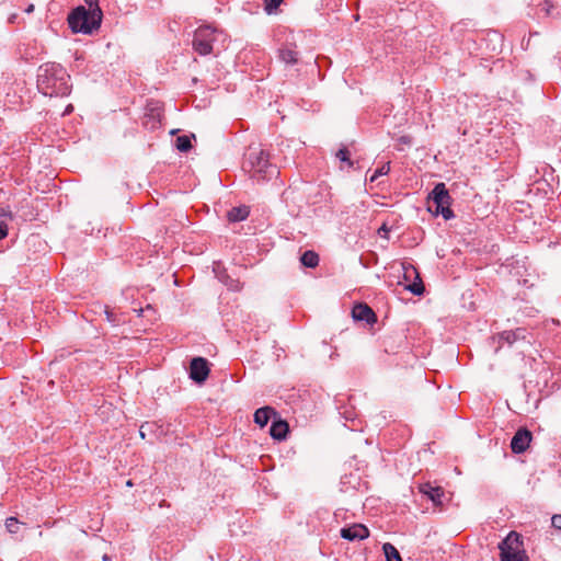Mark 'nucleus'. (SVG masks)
Segmentation results:
<instances>
[{"mask_svg": "<svg viewBox=\"0 0 561 561\" xmlns=\"http://www.w3.org/2000/svg\"><path fill=\"white\" fill-rule=\"evenodd\" d=\"M69 75L55 62L42 65L37 71V89L44 95L65 96L70 93Z\"/></svg>", "mask_w": 561, "mask_h": 561, "instance_id": "f257e3e1", "label": "nucleus"}, {"mask_svg": "<svg viewBox=\"0 0 561 561\" xmlns=\"http://www.w3.org/2000/svg\"><path fill=\"white\" fill-rule=\"evenodd\" d=\"M88 8L79 5L68 16L69 27L73 33L92 34L101 26L102 10L99 0H84Z\"/></svg>", "mask_w": 561, "mask_h": 561, "instance_id": "f03ea898", "label": "nucleus"}, {"mask_svg": "<svg viewBox=\"0 0 561 561\" xmlns=\"http://www.w3.org/2000/svg\"><path fill=\"white\" fill-rule=\"evenodd\" d=\"M243 169L257 182L271 180L278 175L276 165L270 162V154L256 147H250L243 163Z\"/></svg>", "mask_w": 561, "mask_h": 561, "instance_id": "7ed1b4c3", "label": "nucleus"}, {"mask_svg": "<svg viewBox=\"0 0 561 561\" xmlns=\"http://www.w3.org/2000/svg\"><path fill=\"white\" fill-rule=\"evenodd\" d=\"M499 549L501 551V561H529L522 537L516 531H511L499 543Z\"/></svg>", "mask_w": 561, "mask_h": 561, "instance_id": "20e7f679", "label": "nucleus"}, {"mask_svg": "<svg viewBox=\"0 0 561 561\" xmlns=\"http://www.w3.org/2000/svg\"><path fill=\"white\" fill-rule=\"evenodd\" d=\"M451 197L444 183H437L428 195V210L435 215H442L444 219L449 220L454 218V213L450 209Z\"/></svg>", "mask_w": 561, "mask_h": 561, "instance_id": "39448f33", "label": "nucleus"}, {"mask_svg": "<svg viewBox=\"0 0 561 561\" xmlns=\"http://www.w3.org/2000/svg\"><path fill=\"white\" fill-rule=\"evenodd\" d=\"M218 31L209 25L199 26L194 32L193 48L202 56L209 55L213 51V43L217 38Z\"/></svg>", "mask_w": 561, "mask_h": 561, "instance_id": "423d86ee", "label": "nucleus"}, {"mask_svg": "<svg viewBox=\"0 0 561 561\" xmlns=\"http://www.w3.org/2000/svg\"><path fill=\"white\" fill-rule=\"evenodd\" d=\"M209 375L208 362L204 357H195L190 365V377L196 383H203Z\"/></svg>", "mask_w": 561, "mask_h": 561, "instance_id": "0eeeda50", "label": "nucleus"}, {"mask_svg": "<svg viewBox=\"0 0 561 561\" xmlns=\"http://www.w3.org/2000/svg\"><path fill=\"white\" fill-rule=\"evenodd\" d=\"M533 439V434L526 427L517 430L511 440V449L514 454H522L526 451Z\"/></svg>", "mask_w": 561, "mask_h": 561, "instance_id": "6e6552de", "label": "nucleus"}, {"mask_svg": "<svg viewBox=\"0 0 561 561\" xmlns=\"http://www.w3.org/2000/svg\"><path fill=\"white\" fill-rule=\"evenodd\" d=\"M368 536L369 530L363 524H354L350 527H344L341 529V537L348 541L364 540L368 538Z\"/></svg>", "mask_w": 561, "mask_h": 561, "instance_id": "1a4fd4ad", "label": "nucleus"}, {"mask_svg": "<svg viewBox=\"0 0 561 561\" xmlns=\"http://www.w3.org/2000/svg\"><path fill=\"white\" fill-rule=\"evenodd\" d=\"M419 490L423 495L432 501L435 506L443 505V499L445 496L443 488L434 486L430 482H425L420 484Z\"/></svg>", "mask_w": 561, "mask_h": 561, "instance_id": "9d476101", "label": "nucleus"}, {"mask_svg": "<svg viewBox=\"0 0 561 561\" xmlns=\"http://www.w3.org/2000/svg\"><path fill=\"white\" fill-rule=\"evenodd\" d=\"M352 316L355 320L366 321L373 323L376 321V314L367 305L358 304L352 310Z\"/></svg>", "mask_w": 561, "mask_h": 561, "instance_id": "9b49d317", "label": "nucleus"}, {"mask_svg": "<svg viewBox=\"0 0 561 561\" xmlns=\"http://www.w3.org/2000/svg\"><path fill=\"white\" fill-rule=\"evenodd\" d=\"M404 277L408 279L411 277V275L415 276V280L408 285L405 288L410 290L413 295L420 296L424 293V286L423 283L416 272V270L413 266H410L409 268H405Z\"/></svg>", "mask_w": 561, "mask_h": 561, "instance_id": "f8f14e48", "label": "nucleus"}, {"mask_svg": "<svg viewBox=\"0 0 561 561\" xmlns=\"http://www.w3.org/2000/svg\"><path fill=\"white\" fill-rule=\"evenodd\" d=\"M288 428L289 427H288V424L286 421L276 420V421H273V423L271 425L270 434L274 439L283 440L286 438Z\"/></svg>", "mask_w": 561, "mask_h": 561, "instance_id": "ddd939ff", "label": "nucleus"}, {"mask_svg": "<svg viewBox=\"0 0 561 561\" xmlns=\"http://www.w3.org/2000/svg\"><path fill=\"white\" fill-rule=\"evenodd\" d=\"M276 415V412L271 407H263L255 411L254 413V422L260 427H264L270 422L271 417Z\"/></svg>", "mask_w": 561, "mask_h": 561, "instance_id": "4468645a", "label": "nucleus"}, {"mask_svg": "<svg viewBox=\"0 0 561 561\" xmlns=\"http://www.w3.org/2000/svg\"><path fill=\"white\" fill-rule=\"evenodd\" d=\"M526 339V330L523 328H518L515 331H504L499 335L500 342H505L508 345H512L518 340Z\"/></svg>", "mask_w": 561, "mask_h": 561, "instance_id": "2eb2a0df", "label": "nucleus"}, {"mask_svg": "<svg viewBox=\"0 0 561 561\" xmlns=\"http://www.w3.org/2000/svg\"><path fill=\"white\" fill-rule=\"evenodd\" d=\"M249 214H250L249 207L243 205V206H238V207L231 208L227 213V218L230 222H238V221L245 220L248 218Z\"/></svg>", "mask_w": 561, "mask_h": 561, "instance_id": "dca6fc26", "label": "nucleus"}, {"mask_svg": "<svg viewBox=\"0 0 561 561\" xmlns=\"http://www.w3.org/2000/svg\"><path fill=\"white\" fill-rule=\"evenodd\" d=\"M300 262L302 265L313 268L319 264V255L313 251H306L301 255Z\"/></svg>", "mask_w": 561, "mask_h": 561, "instance_id": "f3484780", "label": "nucleus"}, {"mask_svg": "<svg viewBox=\"0 0 561 561\" xmlns=\"http://www.w3.org/2000/svg\"><path fill=\"white\" fill-rule=\"evenodd\" d=\"M382 550L387 561H402L399 551L390 542L383 543Z\"/></svg>", "mask_w": 561, "mask_h": 561, "instance_id": "a211bd4d", "label": "nucleus"}, {"mask_svg": "<svg viewBox=\"0 0 561 561\" xmlns=\"http://www.w3.org/2000/svg\"><path fill=\"white\" fill-rule=\"evenodd\" d=\"M279 58L286 65H293L297 62V53L293 49H280L279 50Z\"/></svg>", "mask_w": 561, "mask_h": 561, "instance_id": "6ab92c4d", "label": "nucleus"}, {"mask_svg": "<svg viewBox=\"0 0 561 561\" xmlns=\"http://www.w3.org/2000/svg\"><path fill=\"white\" fill-rule=\"evenodd\" d=\"M176 149L181 152H187L192 148L191 138L188 136H180L175 140Z\"/></svg>", "mask_w": 561, "mask_h": 561, "instance_id": "aec40b11", "label": "nucleus"}, {"mask_svg": "<svg viewBox=\"0 0 561 561\" xmlns=\"http://www.w3.org/2000/svg\"><path fill=\"white\" fill-rule=\"evenodd\" d=\"M284 0H264V9L268 14L274 11L283 3Z\"/></svg>", "mask_w": 561, "mask_h": 561, "instance_id": "412c9836", "label": "nucleus"}, {"mask_svg": "<svg viewBox=\"0 0 561 561\" xmlns=\"http://www.w3.org/2000/svg\"><path fill=\"white\" fill-rule=\"evenodd\" d=\"M390 171V163H385L377 170H375L374 174L370 176L369 181L375 182L380 175H386Z\"/></svg>", "mask_w": 561, "mask_h": 561, "instance_id": "4be33fe9", "label": "nucleus"}, {"mask_svg": "<svg viewBox=\"0 0 561 561\" xmlns=\"http://www.w3.org/2000/svg\"><path fill=\"white\" fill-rule=\"evenodd\" d=\"M5 528L10 534H16L19 530V520L15 517L7 518Z\"/></svg>", "mask_w": 561, "mask_h": 561, "instance_id": "5701e85b", "label": "nucleus"}, {"mask_svg": "<svg viewBox=\"0 0 561 561\" xmlns=\"http://www.w3.org/2000/svg\"><path fill=\"white\" fill-rule=\"evenodd\" d=\"M336 157L344 162H347L350 165L353 164V162L350 160V152L346 148H342L337 151Z\"/></svg>", "mask_w": 561, "mask_h": 561, "instance_id": "b1692460", "label": "nucleus"}, {"mask_svg": "<svg viewBox=\"0 0 561 561\" xmlns=\"http://www.w3.org/2000/svg\"><path fill=\"white\" fill-rule=\"evenodd\" d=\"M551 524H552V527H554L558 530H561V515L560 514L553 515L551 518Z\"/></svg>", "mask_w": 561, "mask_h": 561, "instance_id": "393cba45", "label": "nucleus"}, {"mask_svg": "<svg viewBox=\"0 0 561 561\" xmlns=\"http://www.w3.org/2000/svg\"><path fill=\"white\" fill-rule=\"evenodd\" d=\"M553 8V4L549 1H545L541 4V10L545 11L547 15H551Z\"/></svg>", "mask_w": 561, "mask_h": 561, "instance_id": "a878e982", "label": "nucleus"}, {"mask_svg": "<svg viewBox=\"0 0 561 561\" xmlns=\"http://www.w3.org/2000/svg\"><path fill=\"white\" fill-rule=\"evenodd\" d=\"M0 217L12 218V213L8 208H0Z\"/></svg>", "mask_w": 561, "mask_h": 561, "instance_id": "bb28decb", "label": "nucleus"}, {"mask_svg": "<svg viewBox=\"0 0 561 561\" xmlns=\"http://www.w3.org/2000/svg\"><path fill=\"white\" fill-rule=\"evenodd\" d=\"M8 234V228L5 225H0V240L5 238Z\"/></svg>", "mask_w": 561, "mask_h": 561, "instance_id": "cd10ccee", "label": "nucleus"}, {"mask_svg": "<svg viewBox=\"0 0 561 561\" xmlns=\"http://www.w3.org/2000/svg\"><path fill=\"white\" fill-rule=\"evenodd\" d=\"M104 312H105V316H106V320H107L108 322H114V321H115V319H114V314H113V312H112V311H110V310L105 309V311H104Z\"/></svg>", "mask_w": 561, "mask_h": 561, "instance_id": "c85d7f7f", "label": "nucleus"}, {"mask_svg": "<svg viewBox=\"0 0 561 561\" xmlns=\"http://www.w3.org/2000/svg\"><path fill=\"white\" fill-rule=\"evenodd\" d=\"M387 232H388V228L386 227V225L381 226L380 229L378 230V233L380 236H386Z\"/></svg>", "mask_w": 561, "mask_h": 561, "instance_id": "c756f323", "label": "nucleus"}, {"mask_svg": "<svg viewBox=\"0 0 561 561\" xmlns=\"http://www.w3.org/2000/svg\"><path fill=\"white\" fill-rule=\"evenodd\" d=\"M400 142L404 144V145H410V138L408 136H402L400 138Z\"/></svg>", "mask_w": 561, "mask_h": 561, "instance_id": "7c9ffc66", "label": "nucleus"}, {"mask_svg": "<svg viewBox=\"0 0 561 561\" xmlns=\"http://www.w3.org/2000/svg\"><path fill=\"white\" fill-rule=\"evenodd\" d=\"M33 10H34V5H33V4H30V5L25 9V12H26V13H31V12H33Z\"/></svg>", "mask_w": 561, "mask_h": 561, "instance_id": "2f4dec72", "label": "nucleus"}, {"mask_svg": "<svg viewBox=\"0 0 561 561\" xmlns=\"http://www.w3.org/2000/svg\"><path fill=\"white\" fill-rule=\"evenodd\" d=\"M230 288H231V289H233V290H237V289H239V286H238V284H236V285H232V284H231V285H230Z\"/></svg>", "mask_w": 561, "mask_h": 561, "instance_id": "473e14b6", "label": "nucleus"}, {"mask_svg": "<svg viewBox=\"0 0 561 561\" xmlns=\"http://www.w3.org/2000/svg\"><path fill=\"white\" fill-rule=\"evenodd\" d=\"M71 110H72V106H71V105H69V106L67 107V110H66V113H69Z\"/></svg>", "mask_w": 561, "mask_h": 561, "instance_id": "72a5a7b5", "label": "nucleus"}, {"mask_svg": "<svg viewBox=\"0 0 561 561\" xmlns=\"http://www.w3.org/2000/svg\"><path fill=\"white\" fill-rule=\"evenodd\" d=\"M127 485H128V486H131V485H133V484H131V481H127Z\"/></svg>", "mask_w": 561, "mask_h": 561, "instance_id": "f704fd0d", "label": "nucleus"}]
</instances>
